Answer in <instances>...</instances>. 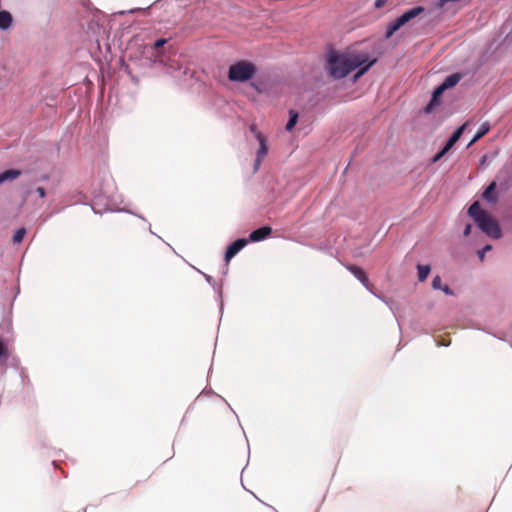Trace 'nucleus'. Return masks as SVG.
<instances>
[{
	"label": "nucleus",
	"instance_id": "obj_15",
	"mask_svg": "<svg viewBox=\"0 0 512 512\" xmlns=\"http://www.w3.org/2000/svg\"><path fill=\"white\" fill-rule=\"evenodd\" d=\"M462 78L463 74L460 72L451 73L447 75L436 87L444 93L445 91L454 88Z\"/></svg>",
	"mask_w": 512,
	"mask_h": 512
},
{
	"label": "nucleus",
	"instance_id": "obj_34",
	"mask_svg": "<svg viewBox=\"0 0 512 512\" xmlns=\"http://www.w3.org/2000/svg\"><path fill=\"white\" fill-rule=\"evenodd\" d=\"M387 1L388 0H375L373 6L375 9H381L384 7Z\"/></svg>",
	"mask_w": 512,
	"mask_h": 512
},
{
	"label": "nucleus",
	"instance_id": "obj_22",
	"mask_svg": "<svg viewBox=\"0 0 512 512\" xmlns=\"http://www.w3.org/2000/svg\"><path fill=\"white\" fill-rule=\"evenodd\" d=\"M433 290L442 291L446 296H454V291L447 285L442 283V279L439 275H435L431 282Z\"/></svg>",
	"mask_w": 512,
	"mask_h": 512
},
{
	"label": "nucleus",
	"instance_id": "obj_17",
	"mask_svg": "<svg viewBox=\"0 0 512 512\" xmlns=\"http://www.w3.org/2000/svg\"><path fill=\"white\" fill-rule=\"evenodd\" d=\"M404 25H406L404 23V21L401 19L400 16H397L396 18H394L392 21H390L386 28H385V32H384V38L386 40L390 39L398 30H400Z\"/></svg>",
	"mask_w": 512,
	"mask_h": 512
},
{
	"label": "nucleus",
	"instance_id": "obj_47",
	"mask_svg": "<svg viewBox=\"0 0 512 512\" xmlns=\"http://www.w3.org/2000/svg\"><path fill=\"white\" fill-rule=\"evenodd\" d=\"M461 0H453V3H457V2H460Z\"/></svg>",
	"mask_w": 512,
	"mask_h": 512
},
{
	"label": "nucleus",
	"instance_id": "obj_31",
	"mask_svg": "<svg viewBox=\"0 0 512 512\" xmlns=\"http://www.w3.org/2000/svg\"><path fill=\"white\" fill-rule=\"evenodd\" d=\"M453 3V0H437L435 7L438 9L443 8L447 3Z\"/></svg>",
	"mask_w": 512,
	"mask_h": 512
},
{
	"label": "nucleus",
	"instance_id": "obj_37",
	"mask_svg": "<svg viewBox=\"0 0 512 512\" xmlns=\"http://www.w3.org/2000/svg\"><path fill=\"white\" fill-rule=\"evenodd\" d=\"M48 179H49V175L48 174H42L41 177H40L41 181H47Z\"/></svg>",
	"mask_w": 512,
	"mask_h": 512
},
{
	"label": "nucleus",
	"instance_id": "obj_1",
	"mask_svg": "<svg viewBox=\"0 0 512 512\" xmlns=\"http://www.w3.org/2000/svg\"><path fill=\"white\" fill-rule=\"evenodd\" d=\"M168 39L164 37L157 38L150 44H144L131 51L129 61L131 64L122 62L125 72L131 80L138 84L141 76L159 77L169 75L180 79L182 76L192 77V70L183 66L177 59L176 54L169 50L167 46Z\"/></svg>",
	"mask_w": 512,
	"mask_h": 512
},
{
	"label": "nucleus",
	"instance_id": "obj_40",
	"mask_svg": "<svg viewBox=\"0 0 512 512\" xmlns=\"http://www.w3.org/2000/svg\"><path fill=\"white\" fill-rule=\"evenodd\" d=\"M149 232H150L151 234H153V235H156V234L152 231V229H151V225H149Z\"/></svg>",
	"mask_w": 512,
	"mask_h": 512
},
{
	"label": "nucleus",
	"instance_id": "obj_18",
	"mask_svg": "<svg viewBox=\"0 0 512 512\" xmlns=\"http://www.w3.org/2000/svg\"><path fill=\"white\" fill-rule=\"evenodd\" d=\"M425 12V7L422 5L413 6L405 11H403L399 16L404 21L405 24L409 23L414 18L418 17L422 13Z\"/></svg>",
	"mask_w": 512,
	"mask_h": 512
},
{
	"label": "nucleus",
	"instance_id": "obj_16",
	"mask_svg": "<svg viewBox=\"0 0 512 512\" xmlns=\"http://www.w3.org/2000/svg\"><path fill=\"white\" fill-rule=\"evenodd\" d=\"M404 25H406L404 23V21L401 19L400 16H397L396 18H394L392 21H390L386 28H385V32H384V38L386 40L390 39L398 30H400Z\"/></svg>",
	"mask_w": 512,
	"mask_h": 512
},
{
	"label": "nucleus",
	"instance_id": "obj_48",
	"mask_svg": "<svg viewBox=\"0 0 512 512\" xmlns=\"http://www.w3.org/2000/svg\"><path fill=\"white\" fill-rule=\"evenodd\" d=\"M487 333L490 334V332H487ZM491 335H492V333H491ZM493 337H497L496 334H493Z\"/></svg>",
	"mask_w": 512,
	"mask_h": 512
},
{
	"label": "nucleus",
	"instance_id": "obj_45",
	"mask_svg": "<svg viewBox=\"0 0 512 512\" xmlns=\"http://www.w3.org/2000/svg\"><path fill=\"white\" fill-rule=\"evenodd\" d=\"M167 246H168L171 250H174V247H173L170 243H167Z\"/></svg>",
	"mask_w": 512,
	"mask_h": 512
},
{
	"label": "nucleus",
	"instance_id": "obj_32",
	"mask_svg": "<svg viewBox=\"0 0 512 512\" xmlns=\"http://www.w3.org/2000/svg\"><path fill=\"white\" fill-rule=\"evenodd\" d=\"M35 192L39 195L40 198H45L47 195L46 189L42 186L37 187Z\"/></svg>",
	"mask_w": 512,
	"mask_h": 512
},
{
	"label": "nucleus",
	"instance_id": "obj_5",
	"mask_svg": "<svg viewBox=\"0 0 512 512\" xmlns=\"http://www.w3.org/2000/svg\"><path fill=\"white\" fill-rule=\"evenodd\" d=\"M90 207H91L92 211L94 212V214H97V215H102L106 212L127 213V214L134 215V216L142 219L143 221H146V219L143 215L138 214L126 207H123V208L115 207V205L112 204L111 201L105 195H102L101 193H98L97 195L94 196V199H93L92 203L90 204Z\"/></svg>",
	"mask_w": 512,
	"mask_h": 512
},
{
	"label": "nucleus",
	"instance_id": "obj_21",
	"mask_svg": "<svg viewBox=\"0 0 512 512\" xmlns=\"http://www.w3.org/2000/svg\"><path fill=\"white\" fill-rule=\"evenodd\" d=\"M498 182V190L500 192L507 191L512 184V178L507 172L500 170L494 179Z\"/></svg>",
	"mask_w": 512,
	"mask_h": 512
},
{
	"label": "nucleus",
	"instance_id": "obj_33",
	"mask_svg": "<svg viewBox=\"0 0 512 512\" xmlns=\"http://www.w3.org/2000/svg\"><path fill=\"white\" fill-rule=\"evenodd\" d=\"M262 159H263V157H259V156L255 157L254 164H253L254 172H256L259 169Z\"/></svg>",
	"mask_w": 512,
	"mask_h": 512
},
{
	"label": "nucleus",
	"instance_id": "obj_14",
	"mask_svg": "<svg viewBox=\"0 0 512 512\" xmlns=\"http://www.w3.org/2000/svg\"><path fill=\"white\" fill-rule=\"evenodd\" d=\"M443 92L436 86L433 88L431 97L426 105L423 107L424 114L432 113L442 103Z\"/></svg>",
	"mask_w": 512,
	"mask_h": 512
},
{
	"label": "nucleus",
	"instance_id": "obj_8",
	"mask_svg": "<svg viewBox=\"0 0 512 512\" xmlns=\"http://www.w3.org/2000/svg\"><path fill=\"white\" fill-rule=\"evenodd\" d=\"M345 267L368 292L376 296V293L373 291L372 286L370 285L368 274L364 268L354 264H348Z\"/></svg>",
	"mask_w": 512,
	"mask_h": 512
},
{
	"label": "nucleus",
	"instance_id": "obj_46",
	"mask_svg": "<svg viewBox=\"0 0 512 512\" xmlns=\"http://www.w3.org/2000/svg\"><path fill=\"white\" fill-rule=\"evenodd\" d=\"M497 338H498L499 340H501V341H505V339H504V338H501V337H497Z\"/></svg>",
	"mask_w": 512,
	"mask_h": 512
},
{
	"label": "nucleus",
	"instance_id": "obj_25",
	"mask_svg": "<svg viewBox=\"0 0 512 512\" xmlns=\"http://www.w3.org/2000/svg\"><path fill=\"white\" fill-rule=\"evenodd\" d=\"M298 119H299V113L294 109H290L288 121L285 124V130L288 132L293 131V129L295 128V126L298 122Z\"/></svg>",
	"mask_w": 512,
	"mask_h": 512
},
{
	"label": "nucleus",
	"instance_id": "obj_27",
	"mask_svg": "<svg viewBox=\"0 0 512 512\" xmlns=\"http://www.w3.org/2000/svg\"><path fill=\"white\" fill-rule=\"evenodd\" d=\"M250 87L253 88L257 93H264L267 91V84L263 81L257 80L253 81L251 80L248 82Z\"/></svg>",
	"mask_w": 512,
	"mask_h": 512
},
{
	"label": "nucleus",
	"instance_id": "obj_23",
	"mask_svg": "<svg viewBox=\"0 0 512 512\" xmlns=\"http://www.w3.org/2000/svg\"><path fill=\"white\" fill-rule=\"evenodd\" d=\"M490 124L488 122H484L482 123L478 129L476 130L475 134L473 135L472 139L470 140V142L467 144V147H470L471 145H473L476 141H478L479 139H481L482 137H484L489 131H490Z\"/></svg>",
	"mask_w": 512,
	"mask_h": 512
},
{
	"label": "nucleus",
	"instance_id": "obj_41",
	"mask_svg": "<svg viewBox=\"0 0 512 512\" xmlns=\"http://www.w3.org/2000/svg\"><path fill=\"white\" fill-rule=\"evenodd\" d=\"M167 246H168L171 250H174V247H173L170 243H167Z\"/></svg>",
	"mask_w": 512,
	"mask_h": 512
},
{
	"label": "nucleus",
	"instance_id": "obj_39",
	"mask_svg": "<svg viewBox=\"0 0 512 512\" xmlns=\"http://www.w3.org/2000/svg\"><path fill=\"white\" fill-rule=\"evenodd\" d=\"M225 403L229 406V408L231 409V411L235 414V417H238V414H236V413H235V411H234V410L232 409V407L228 404V402L226 401Z\"/></svg>",
	"mask_w": 512,
	"mask_h": 512
},
{
	"label": "nucleus",
	"instance_id": "obj_24",
	"mask_svg": "<svg viewBox=\"0 0 512 512\" xmlns=\"http://www.w3.org/2000/svg\"><path fill=\"white\" fill-rule=\"evenodd\" d=\"M417 269V278L419 282H424L427 280L429 274L431 273L432 267L430 264H420L416 265Z\"/></svg>",
	"mask_w": 512,
	"mask_h": 512
},
{
	"label": "nucleus",
	"instance_id": "obj_42",
	"mask_svg": "<svg viewBox=\"0 0 512 512\" xmlns=\"http://www.w3.org/2000/svg\"><path fill=\"white\" fill-rule=\"evenodd\" d=\"M167 246H168L171 250H174V247H173L170 243H167Z\"/></svg>",
	"mask_w": 512,
	"mask_h": 512
},
{
	"label": "nucleus",
	"instance_id": "obj_12",
	"mask_svg": "<svg viewBox=\"0 0 512 512\" xmlns=\"http://www.w3.org/2000/svg\"><path fill=\"white\" fill-rule=\"evenodd\" d=\"M197 271L203 275L205 281L211 286L213 291L217 294L216 300L218 301L220 319H221L223 316V312H224L223 285L222 284L217 285L215 279L211 275L206 274L200 270H197Z\"/></svg>",
	"mask_w": 512,
	"mask_h": 512
},
{
	"label": "nucleus",
	"instance_id": "obj_10",
	"mask_svg": "<svg viewBox=\"0 0 512 512\" xmlns=\"http://www.w3.org/2000/svg\"><path fill=\"white\" fill-rule=\"evenodd\" d=\"M500 191L498 190V182L492 180L483 188L481 199L489 205H496L499 201Z\"/></svg>",
	"mask_w": 512,
	"mask_h": 512
},
{
	"label": "nucleus",
	"instance_id": "obj_44",
	"mask_svg": "<svg viewBox=\"0 0 512 512\" xmlns=\"http://www.w3.org/2000/svg\"><path fill=\"white\" fill-rule=\"evenodd\" d=\"M167 246H168L171 250H174V247H173L170 243H167Z\"/></svg>",
	"mask_w": 512,
	"mask_h": 512
},
{
	"label": "nucleus",
	"instance_id": "obj_4",
	"mask_svg": "<svg viewBox=\"0 0 512 512\" xmlns=\"http://www.w3.org/2000/svg\"><path fill=\"white\" fill-rule=\"evenodd\" d=\"M258 72V66L245 59L234 61L228 67L227 78L232 83H248L253 80Z\"/></svg>",
	"mask_w": 512,
	"mask_h": 512
},
{
	"label": "nucleus",
	"instance_id": "obj_43",
	"mask_svg": "<svg viewBox=\"0 0 512 512\" xmlns=\"http://www.w3.org/2000/svg\"><path fill=\"white\" fill-rule=\"evenodd\" d=\"M167 246H168L171 250H174V247H173L170 243H167Z\"/></svg>",
	"mask_w": 512,
	"mask_h": 512
},
{
	"label": "nucleus",
	"instance_id": "obj_26",
	"mask_svg": "<svg viewBox=\"0 0 512 512\" xmlns=\"http://www.w3.org/2000/svg\"><path fill=\"white\" fill-rule=\"evenodd\" d=\"M27 234V229L25 227L17 228L12 236L13 244H20Z\"/></svg>",
	"mask_w": 512,
	"mask_h": 512
},
{
	"label": "nucleus",
	"instance_id": "obj_13",
	"mask_svg": "<svg viewBox=\"0 0 512 512\" xmlns=\"http://www.w3.org/2000/svg\"><path fill=\"white\" fill-rule=\"evenodd\" d=\"M272 233V227L268 224H265L251 231L246 239L248 243H257L268 239Z\"/></svg>",
	"mask_w": 512,
	"mask_h": 512
},
{
	"label": "nucleus",
	"instance_id": "obj_7",
	"mask_svg": "<svg viewBox=\"0 0 512 512\" xmlns=\"http://www.w3.org/2000/svg\"><path fill=\"white\" fill-rule=\"evenodd\" d=\"M18 361L10 357L7 342L0 336V376L6 374L8 366L16 368Z\"/></svg>",
	"mask_w": 512,
	"mask_h": 512
},
{
	"label": "nucleus",
	"instance_id": "obj_36",
	"mask_svg": "<svg viewBox=\"0 0 512 512\" xmlns=\"http://www.w3.org/2000/svg\"><path fill=\"white\" fill-rule=\"evenodd\" d=\"M487 160H488V155L487 154L482 155L481 158L479 159V165L484 166L487 163Z\"/></svg>",
	"mask_w": 512,
	"mask_h": 512
},
{
	"label": "nucleus",
	"instance_id": "obj_2",
	"mask_svg": "<svg viewBox=\"0 0 512 512\" xmlns=\"http://www.w3.org/2000/svg\"><path fill=\"white\" fill-rule=\"evenodd\" d=\"M378 57L357 51H341L330 46L325 54L327 74L334 80H341L355 71L354 79L366 74L376 63Z\"/></svg>",
	"mask_w": 512,
	"mask_h": 512
},
{
	"label": "nucleus",
	"instance_id": "obj_11",
	"mask_svg": "<svg viewBox=\"0 0 512 512\" xmlns=\"http://www.w3.org/2000/svg\"><path fill=\"white\" fill-rule=\"evenodd\" d=\"M249 131L253 134L254 138L259 144V147L256 151V156L264 158L269 151L268 139L266 135L260 132L255 124H252L249 127Z\"/></svg>",
	"mask_w": 512,
	"mask_h": 512
},
{
	"label": "nucleus",
	"instance_id": "obj_6",
	"mask_svg": "<svg viewBox=\"0 0 512 512\" xmlns=\"http://www.w3.org/2000/svg\"><path fill=\"white\" fill-rule=\"evenodd\" d=\"M468 126L469 122H464L463 124L456 127L446 142L443 144V146L439 148L438 151L431 157L430 162L432 164L439 162L460 140Z\"/></svg>",
	"mask_w": 512,
	"mask_h": 512
},
{
	"label": "nucleus",
	"instance_id": "obj_19",
	"mask_svg": "<svg viewBox=\"0 0 512 512\" xmlns=\"http://www.w3.org/2000/svg\"><path fill=\"white\" fill-rule=\"evenodd\" d=\"M22 175V170L18 168H8L0 172V185L6 182H13Z\"/></svg>",
	"mask_w": 512,
	"mask_h": 512
},
{
	"label": "nucleus",
	"instance_id": "obj_3",
	"mask_svg": "<svg viewBox=\"0 0 512 512\" xmlns=\"http://www.w3.org/2000/svg\"><path fill=\"white\" fill-rule=\"evenodd\" d=\"M467 215L474 225L487 237L498 240L503 237V232L498 220L488 211L481 208L479 201H474L467 210Z\"/></svg>",
	"mask_w": 512,
	"mask_h": 512
},
{
	"label": "nucleus",
	"instance_id": "obj_29",
	"mask_svg": "<svg viewBox=\"0 0 512 512\" xmlns=\"http://www.w3.org/2000/svg\"><path fill=\"white\" fill-rule=\"evenodd\" d=\"M202 395H204V396L216 395V396L220 397L224 402H226V400H225L222 396H220V395L216 394V393H215L211 388H209V389H208V388H205V389H204V390L199 394V396H198V397H200V396H202Z\"/></svg>",
	"mask_w": 512,
	"mask_h": 512
},
{
	"label": "nucleus",
	"instance_id": "obj_30",
	"mask_svg": "<svg viewBox=\"0 0 512 512\" xmlns=\"http://www.w3.org/2000/svg\"><path fill=\"white\" fill-rule=\"evenodd\" d=\"M472 228H473V226L471 223H466L464 226V229H463V236L469 237L472 232Z\"/></svg>",
	"mask_w": 512,
	"mask_h": 512
},
{
	"label": "nucleus",
	"instance_id": "obj_38",
	"mask_svg": "<svg viewBox=\"0 0 512 512\" xmlns=\"http://www.w3.org/2000/svg\"><path fill=\"white\" fill-rule=\"evenodd\" d=\"M139 10H140L139 8H133V9H130V10L128 11V13L133 14V13H135V12L139 11Z\"/></svg>",
	"mask_w": 512,
	"mask_h": 512
},
{
	"label": "nucleus",
	"instance_id": "obj_28",
	"mask_svg": "<svg viewBox=\"0 0 512 512\" xmlns=\"http://www.w3.org/2000/svg\"><path fill=\"white\" fill-rule=\"evenodd\" d=\"M492 250L491 244H485L481 249L477 251V256L480 261H483L487 252Z\"/></svg>",
	"mask_w": 512,
	"mask_h": 512
},
{
	"label": "nucleus",
	"instance_id": "obj_35",
	"mask_svg": "<svg viewBox=\"0 0 512 512\" xmlns=\"http://www.w3.org/2000/svg\"><path fill=\"white\" fill-rule=\"evenodd\" d=\"M450 344H451L450 340H444V339L437 340V345L438 346L448 347V346H450Z\"/></svg>",
	"mask_w": 512,
	"mask_h": 512
},
{
	"label": "nucleus",
	"instance_id": "obj_20",
	"mask_svg": "<svg viewBox=\"0 0 512 512\" xmlns=\"http://www.w3.org/2000/svg\"><path fill=\"white\" fill-rule=\"evenodd\" d=\"M14 17L9 10L0 9V30L8 31L13 27Z\"/></svg>",
	"mask_w": 512,
	"mask_h": 512
},
{
	"label": "nucleus",
	"instance_id": "obj_9",
	"mask_svg": "<svg viewBox=\"0 0 512 512\" xmlns=\"http://www.w3.org/2000/svg\"><path fill=\"white\" fill-rule=\"evenodd\" d=\"M248 241L246 238L240 237L232 241L228 244V246L225 249L224 252V262L226 265L240 252L242 251L247 245Z\"/></svg>",
	"mask_w": 512,
	"mask_h": 512
}]
</instances>
